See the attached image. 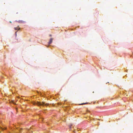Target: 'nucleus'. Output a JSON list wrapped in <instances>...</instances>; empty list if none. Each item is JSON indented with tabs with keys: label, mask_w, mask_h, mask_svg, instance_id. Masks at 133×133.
<instances>
[{
	"label": "nucleus",
	"mask_w": 133,
	"mask_h": 133,
	"mask_svg": "<svg viewBox=\"0 0 133 133\" xmlns=\"http://www.w3.org/2000/svg\"><path fill=\"white\" fill-rule=\"evenodd\" d=\"M4 130V129H2V130Z\"/></svg>",
	"instance_id": "0eeeda50"
},
{
	"label": "nucleus",
	"mask_w": 133,
	"mask_h": 133,
	"mask_svg": "<svg viewBox=\"0 0 133 133\" xmlns=\"http://www.w3.org/2000/svg\"><path fill=\"white\" fill-rule=\"evenodd\" d=\"M49 36H50L51 37L52 36V35H50Z\"/></svg>",
	"instance_id": "423d86ee"
},
{
	"label": "nucleus",
	"mask_w": 133,
	"mask_h": 133,
	"mask_svg": "<svg viewBox=\"0 0 133 133\" xmlns=\"http://www.w3.org/2000/svg\"><path fill=\"white\" fill-rule=\"evenodd\" d=\"M18 22L19 23H24L25 22L23 21L20 20L18 21Z\"/></svg>",
	"instance_id": "20e7f679"
},
{
	"label": "nucleus",
	"mask_w": 133,
	"mask_h": 133,
	"mask_svg": "<svg viewBox=\"0 0 133 133\" xmlns=\"http://www.w3.org/2000/svg\"><path fill=\"white\" fill-rule=\"evenodd\" d=\"M36 104L37 105L39 106L42 105L43 106H47L48 105V104L47 103L45 104V102H42V103L40 102H37V103Z\"/></svg>",
	"instance_id": "f257e3e1"
},
{
	"label": "nucleus",
	"mask_w": 133,
	"mask_h": 133,
	"mask_svg": "<svg viewBox=\"0 0 133 133\" xmlns=\"http://www.w3.org/2000/svg\"><path fill=\"white\" fill-rule=\"evenodd\" d=\"M14 29L15 30H18L20 29V28L18 27V26L17 27L15 28Z\"/></svg>",
	"instance_id": "7ed1b4c3"
},
{
	"label": "nucleus",
	"mask_w": 133,
	"mask_h": 133,
	"mask_svg": "<svg viewBox=\"0 0 133 133\" xmlns=\"http://www.w3.org/2000/svg\"><path fill=\"white\" fill-rule=\"evenodd\" d=\"M88 103H82V104H80V105H82L85 104H87Z\"/></svg>",
	"instance_id": "39448f33"
},
{
	"label": "nucleus",
	"mask_w": 133,
	"mask_h": 133,
	"mask_svg": "<svg viewBox=\"0 0 133 133\" xmlns=\"http://www.w3.org/2000/svg\"><path fill=\"white\" fill-rule=\"evenodd\" d=\"M53 39L52 38H51L50 39L48 43L49 44H51L52 42Z\"/></svg>",
	"instance_id": "f03ea898"
},
{
	"label": "nucleus",
	"mask_w": 133,
	"mask_h": 133,
	"mask_svg": "<svg viewBox=\"0 0 133 133\" xmlns=\"http://www.w3.org/2000/svg\"><path fill=\"white\" fill-rule=\"evenodd\" d=\"M71 126H70V128H71Z\"/></svg>",
	"instance_id": "6e6552de"
}]
</instances>
